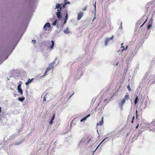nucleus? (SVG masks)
<instances>
[{"label": "nucleus", "mask_w": 155, "mask_h": 155, "mask_svg": "<svg viewBox=\"0 0 155 155\" xmlns=\"http://www.w3.org/2000/svg\"><path fill=\"white\" fill-rule=\"evenodd\" d=\"M130 98L129 95L128 93H127L124 97L122 99L120 103V106L122 107L124 104L125 103V101L127 100H128Z\"/></svg>", "instance_id": "obj_1"}, {"label": "nucleus", "mask_w": 155, "mask_h": 155, "mask_svg": "<svg viewBox=\"0 0 155 155\" xmlns=\"http://www.w3.org/2000/svg\"><path fill=\"white\" fill-rule=\"evenodd\" d=\"M57 58H56L53 62L50 64L49 65V67L47 68L49 70L52 69L54 67V64H55L56 61H57Z\"/></svg>", "instance_id": "obj_2"}, {"label": "nucleus", "mask_w": 155, "mask_h": 155, "mask_svg": "<svg viewBox=\"0 0 155 155\" xmlns=\"http://www.w3.org/2000/svg\"><path fill=\"white\" fill-rule=\"evenodd\" d=\"M149 128L151 131L153 130V131L154 130H155V122L153 121L149 125Z\"/></svg>", "instance_id": "obj_3"}, {"label": "nucleus", "mask_w": 155, "mask_h": 155, "mask_svg": "<svg viewBox=\"0 0 155 155\" xmlns=\"http://www.w3.org/2000/svg\"><path fill=\"white\" fill-rule=\"evenodd\" d=\"M114 37V36L113 35L110 38H108L105 39V46H106L107 45L108 42H109L110 40L113 39Z\"/></svg>", "instance_id": "obj_4"}, {"label": "nucleus", "mask_w": 155, "mask_h": 155, "mask_svg": "<svg viewBox=\"0 0 155 155\" xmlns=\"http://www.w3.org/2000/svg\"><path fill=\"white\" fill-rule=\"evenodd\" d=\"M83 15V13L82 12H81L78 14L77 17V20H80Z\"/></svg>", "instance_id": "obj_5"}, {"label": "nucleus", "mask_w": 155, "mask_h": 155, "mask_svg": "<svg viewBox=\"0 0 155 155\" xmlns=\"http://www.w3.org/2000/svg\"><path fill=\"white\" fill-rule=\"evenodd\" d=\"M56 15L57 17L58 18H62V15L60 11H59L58 9L57 10V12L56 13Z\"/></svg>", "instance_id": "obj_6"}, {"label": "nucleus", "mask_w": 155, "mask_h": 155, "mask_svg": "<svg viewBox=\"0 0 155 155\" xmlns=\"http://www.w3.org/2000/svg\"><path fill=\"white\" fill-rule=\"evenodd\" d=\"M21 84H19L18 86L17 89L19 92L21 93V94H23V91L21 88Z\"/></svg>", "instance_id": "obj_7"}, {"label": "nucleus", "mask_w": 155, "mask_h": 155, "mask_svg": "<svg viewBox=\"0 0 155 155\" xmlns=\"http://www.w3.org/2000/svg\"><path fill=\"white\" fill-rule=\"evenodd\" d=\"M104 123V117H102L101 121L97 124V126H101Z\"/></svg>", "instance_id": "obj_8"}, {"label": "nucleus", "mask_w": 155, "mask_h": 155, "mask_svg": "<svg viewBox=\"0 0 155 155\" xmlns=\"http://www.w3.org/2000/svg\"><path fill=\"white\" fill-rule=\"evenodd\" d=\"M51 95V94L47 93L46 94L45 96H46V98L48 100V101H50L51 99L52 98H50V96Z\"/></svg>", "instance_id": "obj_9"}, {"label": "nucleus", "mask_w": 155, "mask_h": 155, "mask_svg": "<svg viewBox=\"0 0 155 155\" xmlns=\"http://www.w3.org/2000/svg\"><path fill=\"white\" fill-rule=\"evenodd\" d=\"M51 26L49 22L47 23L44 26L43 28L45 30V29L47 27L50 28Z\"/></svg>", "instance_id": "obj_10"}, {"label": "nucleus", "mask_w": 155, "mask_h": 155, "mask_svg": "<svg viewBox=\"0 0 155 155\" xmlns=\"http://www.w3.org/2000/svg\"><path fill=\"white\" fill-rule=\"evenodd\" d=\"M22 143V141L21 140L20 141H18L16 142H15L13 143V144L15 145H18L21 144Z\"/></svg>", "instance_id": "obj_11"}, {"label": "nucleus", "mask_w": 155, "mask_h": 155, "mask_svg": "<svg viewBox=\"0 0 155 155\" xmlns=\"http://www.w3.org/2000/svg\"><path fill=\"white\" fill-rule=\"evenodd\" d=\"M54 118H55V114H53L51 119V120L49 122L50 124H51L53 123V120H54Z\"/></svg>", "instance_id": "obj_12"}, {"label": "nucleus", "mask_w": 155, "mask_h": 155, "mask_svg": "<svg viewBox=\"0 0 155 155\" xmlns=\"http://www.w3.org/2000/svg\"><path fill=\"white\" fill-rule=\"evenodd\" d=\"M144 21V18H142L140 19L137 23V25H139Z\"/></svg>", "instance_id": "obj_13"}, {"label": "nucleus", "mask_w": 155, "mask_h": 155, "mask_svg": "<svg viewBox=\"0 0 155 155\" xmlns=\"http://www.w3.org/2000/svg\"><path fill=\"white\" fill-rule=\"evenodd\" d=\"M34 80V78H32V79H29L28 81H27L26 83H25V84L26 85H28L29 83H31Z\"/></svg>", "instance_id": "obj_14"}, {"label": "nucleus", "mask_w": 155, "mask_h": 155, "mask_svg": "<svg viewBox=\"0 0 155 155\" xmlns=\"http://www.w3.org/2000/svg\"><path fill=\"white\" fill-rule=\"evenodd\" d=\"M123 45H124V43H122L121 44V48H123V49L121 50L122 51H124L126 50V49H127V48H128V46L127 45L126 47V48H124V47L123 46Z\"/></svg>", "instance_id": "obj_15"}, {"label": "nucleus", "mask_w": 155, "mask_h": 155, "mask_svg": "<svg viewBox=\"0 0 155 155\" xmlns=\"http://www.w3.org/2000/svg\"><path fill=\"white\" fill-rule=\"evenodd\" d=\"M51 45L50 46V48L51 49H52L53 48L54 45V42L53 41H51Z\"/></svg>", "instance_id": "obj_16"}, {"label": "nucleus", "mask_w": 155, "mask_h": 155, "mask_svg": "<svg viewBox=\"0 0 155 155\" xmlns=\"http://www.w3.org/2000/svg\"><path fill=\"white\" fill-rule=\"evenodd\" d=\"M61 4H59L58 3H57L56 4V7H55V9L56 8H60V9H61V8L60 7L61 6Z\"/></svg>", "instance_id": "obj_17"}, {"label": "nucleus", "mask_w": 155, "mask_h": 155, "mask_svg": "<svg viewBox=\"0 0 155 155\" xmlns=\"http://www.w3.org/2000/svg\"><path fill=\"white\" fill-rule=\"evenodd\" d=\"M87 118V115L85 117H84L83 119H81V122H84V121H86Z\"/></svg>", "instance_id": "obj_18"}, {"label": "nucleus", "mask_w": 155, "mask_h": 155, "mask_svg": "<svg viewBox=\"0 0 155 155\" xmlns=\"http://www.w3.org/2000/svg\"><path fill=\"white\" fill-rule=\"evenodd\" d=\"M139 99L138 98L137 96H136L135 100H134V103L135 104H136L139 101Z\"/></svg>", "instance_id": "obj_19"}, {"label": "nucleus", "mask_w": 155, "mask_h": 155, "mask_svg": "<svg viewBox=\"0 0 155 155\" xmlns=\"http://www.w3.org/2000/svg\"><path fill=\"white\" fill-rule=\"evenodd\" d=\"M64 32L67 34H68L69 33V32L68 30V28H67V29L65 30H64Z\"/></svg>", "instance_id": "obj_20"}, {"label": "nucleus", "mask_w": 155, "mask_h": 155, "mask_svg": "<svg viewBox=\"0 0 155 155\" xmlns=\"http://www.w3.org/2000/svg\"><path fill=\"white\" fill-rule=\"evenodd\" d=\"M152 26V22H151L150 23V22H149L148 25H147V29H150Z\"/></svg>", "instance_id": "obj_21"}, {"label": "nucleus", "mask_w": 155, "mask_h": 155, "mask_svg": "<svg viewBox=\"0 0 155 155\" xmlns=\"http://www.w3.org/2000/svg\"><path fill=\"white\" fill-rule=\"evenodd\" d=\"M25 99V98L24 97H19L18 98V100L19 101H23Z\"/></svg>", "instance_id": "obj_22"}, {"label": "nucleus", "mask_w": 155, "mask_h": 155, "mask_svg": "<svg viewBox=\"0 0 155 155\" xmlns=\"http://www.w3.org/2000/svg\"><path fill=\"white\" fill-rule=\"evenodd\" d=\"M49 70L48 69V68L47 69L46 71H45V73H44V76H45L46 75H47V73L49 71Z\"/></svg>", "instance_id": "obj_23"}, {"label": "nucleus", "mask_w": 155, "mask_h": 155, "mask_svg": "<svg viewBox=\"0 0 155 155\" xmlns=\"http://www.w3.org/2000/svg\"><path fill=\"white\" fill-rule=\"evenodd\" d=\"M127 88L129 91H131V89L130 88V86L129 85L127 86Z\"/></svg>", "instance_id": "obj_24"}, {"label": "nucleus", "mask_w": 155, "mask_h": 155, "mask_svg": "<svg viewBox=\"0 0 155 155\" xmlns=\"http://www.w3.org/2000/svg\"><path fill=\"white\" fill-rule=\"evenodd\" d=\"M68 14L67 13V14H66V15L65 16V19H66V20H67L68 19Z\"/></svg>", "instance_id": "obj_25"}, {"label": "nucleus", "mask_w": 155, "mask_h": 155, "mask_svg": "<svg viewBox=\"0 0 155 155\" xmlns=\"http://www.w3.org/2000/svg\"><path fill=\"white\" fill-rule=\"evenodd\" d=\"M57 21L56 20L54 21L52 23V25L54 26H55L56 25Z\"/></svg>", "instance_id": "obj_26"}, {"label": "nucleus", "mask_w": 155, "mask_h": 155, "mask_svg": "<svg viewBox=\"0 0 155 155\" xmlns=\"http://www.w3.org/2000/svg\"><path fill=\"white\" fill-rule=\"evenodd\" d=\"M147 18L146 20L144 21V22L143 23V24L141 25L140 28L142 27L143 25H144V24L147 21Z\"/></svg>", "instance_id": "obj_27"}, {"label": "nucleus", "mask_w": 155, "mask_h": 155, "mask_svg": "<svg viewBox=\"0 0 155 155\" xmlns=\"http://www.w3.org/2000/svg\"><path fill=\"white\" fill-rule=\"evenodd\" d=\"M132 120L131 121V123H133L134 122V116H133L132 117Z\"/></svg>", "instance_id": "obj_28"}, {"label": "nucleus", "mask_w": 155, "mask_h": 155, "mask_svg": "<svg viewBox=\"0 0 155 155\" xmlns=\"http://www.w3.org/2000/svg\"><path fill=\"white\" fill-rule=\"evenodd\" d=\"M137 112H138L137 110H136V118H137H137H138V114H137Z\"/></svg>", "instance_id": "obj_29"}, {"label": "nucleus", "mask_w": 155, "mask_h": 155, "mask_svg": "<svg viewBox=\"0 0 155 155\" xmlns=\"http://www.w3.org/2000/svg\"><path fill=\"white\" fill-rule=\"evenodd\" d=\"M46 96H45L43 97V101H46Z\"/></svg>", "instance_id": "obj_30"}, {"label": "nucleus", "mask_w": 155, "mask_h": 155, "mask_svg": "<svg viewBox=\"0 0 155 155\" xmlns=\"http://www.w3.org/2000/svg\"><path fill=\"white\" fill-rule=\"evenodd\" d=\"M36 41V40H32V43H35Z\"/></svg>", "instance_id": "obj_31"}, {"label": "nucleus", "mask_w": 155, "mask_h": 155, "mask_svg": "<svg viewBox=\"0 0 155 155\" xmlns=\"http://www.w3.org/2000/svg\"><path fill=\"white\" fill-rule=\"evenodd\" d=\"M67 4V3L66 2H65V3H64V4L63 5V8H64L65 7V5Z\"/></svg>", "instance_id": "obj_32"}, {"label": "nucleus", "mask_w": 155, "mask_h": 155, "mask_svg": "<svg viewBox=\"0 0 155 155\" xmlns=\"http://www.w3.org/2000/svg\"><path fill=\"white\" fill-rule=\"evenodd\" d=\"M84 139H82V140H81V143H82L83 142H84Z\"/></svg>", "instance_id": "obj_33"}, {"label": "nucleus", "mask_w": 155, "mask_h": 155, "mask_svg": "<svg viewBox=\"0 0 155 155\" xmlns=\"http://www.w3.org/2000/svg\"><path fill=\"white\" fill-rule=\"evenodd\" d=\"M67 20H66V19H64V24L66 23L67 22Z\"/></svg>", "instance_id": "obj_34"}, {"label": "nucleus", "mask_w": 155, "mask_h": 155, "mask_svg": "<svg viewBox=\"0 0 155 155\" xmlns=\"http://www.w3.org/2000/svg\"><path fill=\"white\" fill-rule=\"evenodd\" d=\"M139 126V124H137V126L136 127V129H137L138 128Z\"/></svg>", "instance_id": "obj_35"}, {"label": "nucleus", "mask_w": 155, "mask_h": 155, "mask_svg": "<svg viewBox=\"0 0 155 155\" xmlns=\"http://www.w3.org/2000/svg\"><path fill=\"white\" fill-rule=\"evenodd\" d=\"M86 8H87V7H86L85 8H83V11L86 10Z\"/></svg>", "instance_id": "obj_36"}, {"label": "nucleus", "mask_w": 155, "mask_h": 155, "mask_svg": "<svg viewBox=\"0 0 155 155\" xmlns=\"http://www.w3.org/2000/svg\"><path fill=\"white\" fill-rule=\"evenodd\" d=\"M67 4H69L70 3V2H66Z\"/></svg>", "instance_id": "obj_37"}, {"label": "nucleus", "mask_w": 155, "mask_h": 155, "mask_svg": "<svg viewBox=\"0 0 155 155\" xmlns=\"http://www.w3.org/2000/svg\"><path fill=\"white\" fill-rule=\"evenodd\" d=\"M1 112V107H0V113Z\"/></svg>", "instance_id": "obj_38"}, {"label": "nucleus", "mask_w": 155, "mask_h": 155, "mask_svg": "<svg viewBox=\"0 0 155 155\" xmlns=\"http://www.w3.org/2000/svg\"><path fill=\"white\" fill-rule=\"evenodd\" d=\"M136 136H137L136 135H135L134 136L133 138H135V137H136Z\"/></svg>", "instance_id": "obj_39"}, {"label": "nucleus", "mask_w": 155, "mask_h": 155, "mask_svg": "<svg viewBox=\"0 0 155 155\" xmlns=\"http://www.w3.org/2000/svg\"><path fill=\"white\" fill-rule=\"evenodd\" d=\"M107 138H105L103 141H102V142L101 143H102V142H103Z\"/></svg>", "instance_id": "obj_40"}, {"label": "nucleus", "mask_w": 155, "mask_h": 155, "mask_svg": "<svg viewBox=\"0 0 155 155\" xmlns=\"http://www.w3.org/2000/svg\"><path fill=\"white\" fill-rule=\"evenodd\" d=\"M65 3L67 1V0H64Z\"/></svg>", "instance_id": "obj_41"}, {"label": "nucleus", "mask_w": 155, "mask_h": 155, "mask_svg": "<svg viewBox=\"0 0 155 155\" xmlns=\"http://www.w3.org/2000/svg\"><path fill=\"white\" fill-rule=\"evenodd\" d=\"M72 96V95H71L69 97V99L70 98H71V97Z\"/></svg>", "instance_id": "obj_42"}, {"label": "nucleus", "mask_w": 155, "mask_h": 155, "mask_svg": "<svg viewBox=\"0 0 155 155\" xmlns=\"http://www.w3.org/2000/svg\"><path fill=\"white\" fill-rule=\"evenodd\" d=\"M153 21V19H152V18H151V19H150V21Z\"/></svg>", "instance_id": "obj_43"}, {"label": "nucleus", "mask_w": 155, "mask_h": 155, "mask_svg": "<svg viewBox=\"0 0 155 155\" xmlns=\"http://www.w3.org/2000/svg\"><path fill=\"white\" fill-rule=\"evenodd\" d=\"M90 116V114H88V117H89Z\"/></svg>", "instance_id": "obj_44"}, {"label": "nucleus", "mask_w": 155, "mask_h": 155, "mask_svg": "<svg viewBox=\"0 0 155 155\" xmlns=\"http://www.w3.org/2000/svg\"><path fill=\"white\" fill-rule=\"evenodd\" d=\"M74 94V92L72 94V95L73 96Z\"/></svg>", "instance_id": "obj_45"}, {"label": "nucleus", "mask_w": 155, "mask_h": 155, "mask_svg": "<svg viewBox=\"0 0 155 155\" xmlns=\"http://www.w3.org/2000/svg\"><path fill=\"white\" fill-rule=\"evenodd\" d=\"M95 8H96V5L95 4Z\"/></svg>", "instance_id": "obj_46"}, {"label": "nucleus", "mask_w": 155, "mask_h": 155, "mask_svg": "<svg viewBox=\"0 0 155 155\" xmlns=\"http://www.w3.org/2000/svg\"><path fill=\"white\" fill-rule=\"evenodd\" d=\"M118 64V63H117V64H116V65H117Z\"/></svg>", "instance_id": "obj_47"}, {"label": "nucleus", "mask_w": 155, "mask_h": 155, "mask_svg": "<svg viewBox=\"0 0 155 155\" xmlns=\"http://www.w3.org/2000/svg\"><path fill=\"white\" fill-rule=\"evenodd\" d=\"M140 134V133H139V134H138V135H138V134Z\"/></svg>", "instance_id": "obj_48"}, {"label": "nucleus", "mask_w": 155, "mask_h": 155, "mask_svg": "<svg viewBox=\"0 0 155 155\" xmlns=\"http://www.w3.org/2000/svg\"><path fill=\"white\" fill-rule=\"evenodd\" d=\"M140 134V133H139V134H138V135H138V134Z\"/></svg>", "instance_id": "obj_49"}, {"label": "nucleus", "mask_w": 155, "mask_h": 155, "mask_svg": "<svg viewBox=\"0 0 155 155\" xmlns=\"http://www.w3.org/2000/svg\"><path fill=\"white\" fill-rule=\"evenodd\" d=\"M128 118H129V116H128Z\"/></svg>", "instance_id": "obj_50"}]
</instances>
